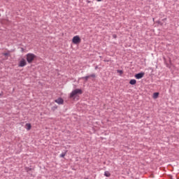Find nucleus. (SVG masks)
<instances>
[{"label": "nucleus", "instance_id": "obj_1", "mask_svg": "<svg viewBox=\"0 0 179 179\" xmlns=\"http://www.w3.org/2000/svg\"><path fill=\"white\" fill-rule=\"evenodd\" d=\"M83 93V91L80 89H76L73 90L69 96L70 99H73V100H76L78 97H79V94H82Z\"/></svg>", "mask_w": 179, "mask_h": 179}, {"label": "nucleus", "instance_id": "obj_2", "mask_svg": "<svg viewBox=\"0 0 179 179\" xmlns=\"http://www.w3.org/2000/svg\"><path fill=\"white\" fill-rule=\"evenodd\" d=\"M36 55L33 53H28L26 55V59L28 64H31L34 61V59H36Z\"/></svg>", "mask_w": 179, "mask_h": 179}, {"label": "nucleus", "instance_id": "obj_3", "mask_svg": "<svg viewBox=\"0 0 179 179\" xmlns=\"http://www.w3.org/2000/svg\"><path fill=\"white\" fill-rule=\"evenodd\" d=\"M82 41V39H80V37H79V36H75L73 39H72V43L73 44H76V45H78V44H80Z\"/></svg>", "mask_w": 179, "mask_h": 179}, {"label": "nucleus", "instance_id": "obj_4", "mask_svg": "<svg viewBox=\"0 0 179 179\" xmlns=\"http://www.w3.org/2000/svg\"><path fill=\"white\" fill-rule=\"evenodd\" d=\"M26 65H27V62H26V59H22L19 62L18 66L23 68V66H26Z\"/></svg>", "mask_w": 179, "mask_h": 179}, {"label": "nucleus", "instance_id": "obj_5", "mask_svg": "<svg viewBox=\"0 0 179 179\" xmlns=\"http://www.w3.org/2000/svg\"><path fill=\"white\" fill-rule=\"evenodd\" d=\"M145 76V73H139L135 75L136 79H142Z\"/></svg>", "mask_w": 179, "mask_h": 179}, {"label": "nucleus", "instance_id": "obj_6", "mask_svg": "<svg viewBox=\"0 0 179 179\" xmlns=\"http://www.w3.org/2000/svg\"><path fill=\"white\" fill-rule=\"evenodd\" d=\"M55 103L57 104H64V99L62 98H58L55 100Z\"/></svg>", "mask_w": 179, "mask_h": 179}, {"label": "nucleus", "instance_id": "obj_7", "mask_svg": "<svg viewBox=\"0 0 179 179\" xmlns=\"http://www.w3.org/2000/svg\"><path fill=\"white\" fill-rule=\"evenodd\" d=\"M25 128L27 131H30L31 129V124L30 123H27L25 124Z\"/></svg>", "mask_w": 179, "mask_h": 179}, {"label": "nucleus", "instance_id": "obj_8", "mask_svg": "<svg viewBox=\"0 0 179 179\" xmlns=\"http://www.w3.org/2000/svg\"><path fill=\"white\" fill-rule=\"evenodd\" d=\"M130 85H136V80L132 79L129 81Z\"/></svg>", "mask_w": 179, "mask_h": 179}, {"label": "nucleus", "instance_id": "obj_9", "mask_svg": "<svg viewBox=\"0 0 179 179\" xmlns=\"http://www.w3.org/2000/svg\"><path fill=\"white\" fill-rule=\"evenodd\" d=\"M104 176H105V177H110L111 176V173H110V172L106 171L104 172Z\"/></svg>", "mask_w": 179, "mask_h": 179}, {"label": "nucleus", "instance_id": "obj_10", "mask_svg": "<svg viewBox=\"0 0 179 179\" xmlns=\"http://www.w3.org/2000/svg\"><path fill=\"white\" fill-rule=\"evenodd\" d=\"M159 97V92H155L153 94V99H157Z\"/></svg>", "mask_w": 179, "mask_h": 179}, {"label": "nucleus", "instance_id": "obj_11", "mask_svg": "<svg viewBox=\"0 0 179 179\" xmlns=\"http://www.w3.org/2000/svg\"><path fill=\"white\" fill-rule=\"evenodd\" d=\"M89 78H90V76H87L85 77H83L82 79H85V80H88Z\"/></svg>", "mask_w": 179, "mask_h": 179}, {"label": "nucleus", "instance_id": "obj_12", "mask_svg": "<svg viewBox=\"0 0 179 179\" xmlns=\"http://www.w3.org/2000/svg\"><path fill=\"white\" fill-rule=\"evenodd\" d=\"M66 155V152L62 153V154L60 155V157H65Z\"/></svg>", "mask_w": 179, "mask_h": 179}, {"label": "nucleus", "instance_id": "obj_13", "mask_svg": "<svg viewBox=\"0 0 179 179\" xmlns=\"http://www.w3.org/2000/svg\"><path fill=\"white\" fill-rule=\"evenodd\" d=\"M90 78H96V74L90 75Z\"/></svg>", "mask_w": 179, "mask_h": 179}, {"label": "nucleus", "instance_id": "obj_14", "mask_svg": "<svg viewBox=\"0 0 179 179\" xmlns=\"http://www.w3.org/2000/svg\"><path fill=\"white\" fill-rule=\"evenodd\" d=\"M3 55H4L5 57H8V55H9V53L8 52L3 53Z\"/></svg>", "mask_w": 179, "mask_h": 179}, {"label": "nucleus", "instance_id": "obj_15", "mask_svg": "<svg viewBox=\"0 0 179 179\" xmlns=\"http://www.w3.org/2000/svg\"><path fill=\"white\" fill-rule=\"evenodd\" d=\"M117 73L122 74V70H117Z\"/></svg>", "mask_w": 179, "mask_h": 179}, {"label": "nucleus", "instance_id": "obj_16", "mask_svg": "<svg viewBox=\"0 0 179 179\" xmlns=\"http://www.w3.org/2000/svg\"><path fill=\"white\" fill-rule=\"evenodd\" d=\"M113 37H114V38H117V35L114 34L113 35Z\"/></svg>", "mask_w": 179, "mask_h": 179}, {"label": "nucleus", "instance_id": "obj_17", "mask_svg": "<svg viewBox=\"0 0 179 179\" xmlns=\"http://www.w3.org/2000/svg\"><path fill=\"white\" fill-rule=\"evenodd\" d=\"M98 1V2H101V0H97Z\"/></svg>", "mask_w": 179, "mask_h": 179}, {"label": "nucleus", "instance_id": "obj_18", "mask_svg": "<svg viewBox=\"0 0 179 179\" xmlns=\"http://www.w3.org/2000/svg\"><path fill=\"white\" fill-rule=\"evenodd\" d=\"M0 17H1V14H0Z\"/></svg>", "mask_w": 179, "mask_h": 179}]
</instances>
